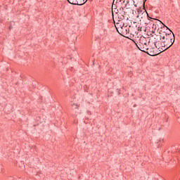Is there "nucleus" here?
<instances>
[{
    "label": "nucleus",
    "instance_id": "f257e3e1",
    "mask_svg": "<svg viewBox=\"0 0 180 180\" xmlns=\"http://www.w3.org/2000/svg\"><path fill=\"white\" fill-rule=\"evenodd\" d=\"M164 33L165 34V36H166L165 41H167V43H169V41H172V38L175 37V35L174 34V33L171 34L170 32L168 34L165 32H164Z\"/></svg>",
    "mask_w": 180,
    "mask_h": 180
},
{
    "label": "nucleus",
    "instance_id": "f03ea898",
    "mask_svg": "<svg viewBox=\"0 0 180 180\" xmlns=\"http://www.w3.org/2000/svg\"><path fill=\"white\" fill-rule=\"evenodd\" d=\"M84 1V0H83V3L78 4V0H72V5H77L78 6H82V5H84V4H85V1Z\"/></svg>",
    "mask_w": 180,
    "mask_h": 180
},
{
    "label": "nucleus",
    "instance_id": "7ed1b4c3",
    "mask_svg": "<svg viewBox=\"0 0 180 180\" xmlns=\"http://www.w3.org/2000/svg\"><path fill=\"white\" fill-rule=\"evenodd\" d=\"M174 38H172V40L169 41V43H172L171 44L169 45L165 49L163 50V51H165V50H168L171 46H172V44L175 42V39H173Z\"/></svg>",
    "mask_w": 180,
    "mask_h": 180
},
{
    "label": "nucleus",
    "instance_id": "20e7f679",
    "mask_svg": "<svg viewBox=\"0 0 180 180\" xmlns=\"http://www.w3.org/2000/svg\"><path fill=\"white\" fill-rule=\"evenodd\" d=\"M142 15H146L148 20H151V19H154L150 17V15H148V13H147V11L143 12Z\"/></svg>",
    "mask_w": 180,
    "mask_h": 180
},
{
    "label": "nucleus",
    "instance_id": "39448f33",
    "mask_svg": "<svg viewBox=\"0 0 180 180\" xmlns=\"http://www.w3.org/2000/svg\"><path fill=\"white\" fill-rule=\"evenodd\" d=\"M162 44L164 46V47H169V43L167 41H162L161 43V46H162Z\"/></svg>",
    "mask_w": 180,
    "mask_h": 180
},
{
    "label": "nucleus",
    "instance_id": "423d86ee",
    "mask_svg": "<svg viewBox=\"0 0 180 180\" xmlns=\"http://www.w3.org/2000/svg\"><path fill=\"white\" fill-rule=\"evenodd\" d=\"M160 37L162 39V40H165V39H167V35H160Z\"/></svg>",
    "mask_w": 180,
    "mask_h": 180
},
{
    "label": "nucleus",
    "instance_id": "0eeeda50",
    "mask_svg": "<svg viewBox=\"0 0 180 180\" xmlns=\"http://www.w3.org/2000/svg\"><path fill=\"white\" fill-rule=\"evenodd\" d=\"M163 26H164V27H166V29H167V30H169V28L167 25H163Z\"/></svg>",
    "mask_w": 180,
    "mask_h": 180
},
{
    "label": "nucleus",
    "instance_id": "6e6552de",
    "mask_svg": "<svg viewBox=\"0 0 180 180\" xmlns=\"http://www.w3.org/2000/svg\"><path fill=\"white\" fill-rule=\"evenodd\" d=\"M67 1L68 2V4H70V5H72V2H70V0H67Z\"/></svg>",
    "mask_w": 180,
    "mask_h": 180
},
{
    "label": "nucleus",
    "instance_id": "1a4fd4ad",
    "mask_svg": "<svg viewBox=\"0 0 180 180\" xmlns=\"http://www.w3.org/2000/svg\"><path fill=\"white\" fill-rule=\"evenodd\" d=\"M146 2H147V0H143V5L146 4Z\"/></svg>",
    "mask_w": 180,
    "mask_h": 180
},
{
    "label": "nucleus",
    "instance_id": "9d476101",
    "mask_svg": "<svg viewBox=\"0 0 180 180\" xmlns=\"http://www.w3.org/2000/svg\"><path fill=\"white\" fill-rule=\"evenodd\" d=\"M159 33H160V34H161V33H162V30H160V31L159 32Z\"/></svg>",
    "mask_w": 180,
    "mask_h": 180
},
{
    "label": "nucleus",
    "instance_id": "9b49d317",
    "mask_svg": "<svg viewBox=\"0 0 180 180\" xmlns=\"http://www.w3.org/2000/svg\"><path fill=\"white\" fill-rule=\"evenodd\" d=\"M160 141H164V139H160Z\"/></svg>",
    "mask_w": 180,
    "mask_h": 180
},
{
    "label": "nucleus",
    "instance_id": "f8f14e48",
    "mask_svg": "<svg viewBox=\"0 0 180 180\" xmlns=\"http://www.w3.org/2000/svg\"><path fill=\"white\" fill-rule=\"evenodd\" d=\"M154 26H155V24H153V27H154Z\"/></svg>",
    "mask_w": 180,
    "mask_h": 180
},
{
    "label": "nucleus",
    "instance_id": "ddd939ff",
    "mask_svg": "<svg viewBox=\"0 0 180 180\" xmlns=\"http://www.w3.org/2000/svg\"><path fill=\"white\" fill-rule=\"evenodd\" d=\"M177 151H180V149L177 148Z\"/></svg>",
    "mask_w": 180,
    "mask_h": 180
},
{
    "label": "nucleus",
    "instance_id": "4468645a",
    "mask_svg": "<svg viewBox=\"0 0 180 180\" xmlns=\"http://www.w3.org/2000/svg\"><path fill=\"white\" fill-rule=\"evenodd\" d=\"M152 33H155V31H153Z\"/></svg>",
    "mask_w": 180,
    "mask_h": 180
},
{
    "label": "nucleus",
    "instance_id": "2eb2a0df",
    "mask_svg": "<svg viewBox=\"0 0 180 180\" xmlns=\"http://www.w3.org/2000/svg\"><path fill=\"white\" fill-rule=\"evenodd\" d=\"M159 22H160V23H162V21H160V20H159Z\"/></svg>",
    "mask_w": 180,
    "mask_h": 180
},
{
    "label": "nucleus",
    "instance_id": "dca6fc26",
    "mask_svg": "<svg viewBox=\"0 0 180 180\" xmlns=\"http://www.w3.org/2000/svg\"><path fill=\"white\" fill-rule=\"evenodd\" d=\"M162 47H164V44H162Z\"/></svg>",
    "mask_w": 180,
    "mask_h": 180
},
{
    "label": "nucleus",
    "instance_id": "f3484780",
    "mask_svg": "<svg viewBox=\"0 0 180 180\" xmlns=\"http://www.w3.org/2000/svg\"><path fill=\"white\" fill-rule=\"evenodd\" d=\"M11 29H12V27H10V30H11Z\"/></svg>",
    "mask_w": 180,
    "mask_h": 180
},
{
    "label": "nucleus",
    "instance_id": "a211bd4d",
    "mask_svg": "<svg viewBox=\"0 0 180 180\" xmlns=\"http://www.w3.org/2000/svg\"><path fill=\"white\" fill-rule=\"evenodd\" d=\"M127 4H129V0H127Z\"/></svg>",
    "mask_w": 180,
    "mask_h": 180
}]
</instances>
